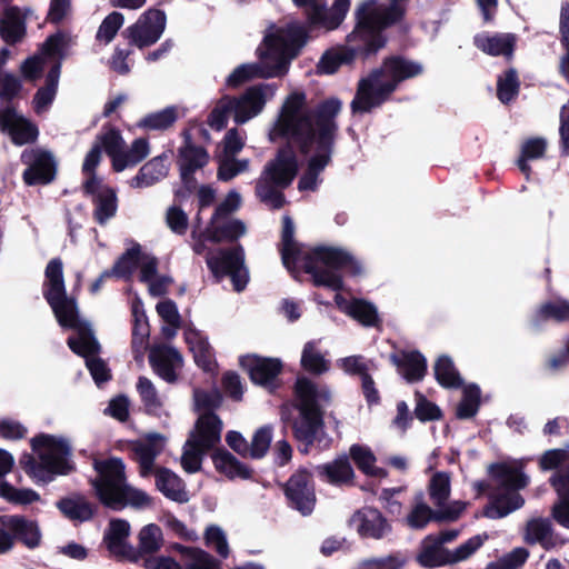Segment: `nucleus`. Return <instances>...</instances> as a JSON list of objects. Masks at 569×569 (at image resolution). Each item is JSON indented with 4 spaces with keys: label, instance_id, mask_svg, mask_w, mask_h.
Here are the masks:
<instances>
[{
    "label": "nucleus",
    "instance_id": "61",
    "mask_svg": "<svg viewBox=\"0 0 569 569\" xmlns=\"http://www.w3.org/2000/svg\"><path fill=\"white\" fill-rule=\"evenodd\" d=\"M124 21V17L122 13L118 11H113L109 13L101 22L98 32L97 39L104 40L106 43H109L113 40L119 29L122 27Z\"/></svg>",
    "mask_w": 569,
    "mask_h": 569
},
{
    "label": "nucleus",
    "instance_id": "39",
    "mask_svg": "<svg viewBox=\"0 0 569 569\" xmlns=\"http://www.w3.org/2000/svg\"><path fill=\"white\" fill-rule=\"evenodd\" d=\"M156 487L168 499L176 502L188 500L182 480L170 469L159 467L156 470Z\"/></svg>",
    "mask_w": 569,
    "mask_h": 569
},
{
    "label": "nucleus",
    "instance_id": "54",
    "mask_svg": "<svg viewBox=\"0 0 569 569\" xmlns=\"http://www.w3.org/2000/svg\"><path fill=\"white\" fill-rule=\"evenodd\" d=\"M204 543L208 548L213 549L222 559L228 558L230 553L226 533L217 525H209L203 535Z\"/></svg>",
    "mask_w": 569,
    "mask_h": 569
},
{
    "label": "nucleus",
    "instance_id": "5",
    "mask_svg": "<svg viewBox=\"0 0 569 569\" xmlns=\"http://www.w3.org/2000/svg\"><path fill=\"white\" fill-rule=\"evenodd\" d=\"M272 127L269 139L274 142L284 139V146L278 148L274 157L269 160L257 180L254 192L257 198L268 204L272 210H279L286 204L283 190L288 189L299 172V162L296 144L289 137L273 136Z\"/></svg>",
    "mask_w": 569,
    "mask_h": 569
},
{
    "label": "nucleus",
    "instance_id": "16",
    "mask_svg": "<svg viewBox=\"0 0 569 569\" xmlns=\"http://www.w3.org/2000/svg\"><path fill=\"white\" fill-rule=\"evenodd\" d=\"M20 161L27 166L22 172L26 186H46L51 183L57 174V163L52 153L40 148L24 149Z\"/></svg>",
    "mask_w": 569,
    "mask_h": 569
},
{
    "label": "nucleus",
    "instance_id": "2",
    "mask_svg": "<svg viewBox=\"0 0 569 569\" xmlns=\"http://www.w3.org/2000/svg\"><path fill=\"white\" fill-rule=\"evenodd\" d=\"M280 254L283 266L295 272L301 258L302 270L311 276L315 287L339 292L343 289L342 270L351 276L361 273L360 263L347 251L328 246H317L302 257L300 244L295 240V224L289 216L282 217Z\"/></svg>",
    "mask_w": 569,
    "mask_h": 569
},
{
    "label": "nucleus",
    "instance_id": "12",
    "mask_svg": "<svg viewBox=\"0 0 569 569\" xmlns=\"http://www.w3.org/2000/svg\"><path fill=\"white\" fill-rule=\"evenodd\" d=\"M347 41L358 43L367 54H376L386 46L387 39L379 30L376 0H368L357 8L356 27L347 37Z\"/></svg>",
    "mask_w": 569,
    "mask_h": 569
},
{
    "label": "nucleus",
    "instance_id": "49",
    "mask_svg": "<svg viewBox=\"0 0 569 569\" xmlns=\"http://www.w3.org/2000/svg\"><path fill=\"white\" fill-rule=\"evenodd\" d=\"M177 120V107L170 106L160 111L148 113L138 122V127L147 130L163 131L171 128Z\"/></svg>",
    "mask_w": 569,
    "mask_h": 569
},
{
    "label": "nucleus",
    "instance_id": "62",
    "mask_svg": "<svg viewBox=\"0 0 569 569\" xmlns=\"http://www.w3.org/2000/svg\"><path fill=\"white\" fill-rule=\"evenodd\" d=\"M194 403L198 410L203 412H214L222 405V395L218 389L211 391L196 390Z\"/></svg>",
    "mask_w": 569,
    "mask_h": 569
},
{
    "label": "nucleus",
    "instance_id": "34",
    "mask_svg": "<svg viewBox=\"0 0 569 569\" xmlns=\"http://www.w3.org/2000/svg\"><path fill=\"white\" fill-rule=\"evenodd\" d=\"M287 72V67L283 62H278L273 66L259 68L254 64H241L237 67L227 78V86L230 88H238L247 81L259 76L261 78L282 77Z\"/></svg>",
    "mask_w": 569,
    "mask_h": 569
},
{
    "label": "nucleus",
    "instance_id": "20",
    "mask_svg": "<svg viewBox=\"0 0 569 569\" xmlns=\"http://www.w3.org/2000/svg\"><path fill=\"white\" fill-rule=\"evenodd\" d=\"M350 8V0H335L330 9L316 0L306 7L307 24L310 30L323 28L337 29L345 20Z\"/></svg>",
    "mask_w": 569,
    "mask_h": 569
},
{
    "label": "nucleus",
    "instance_id": "44",
    "mask_svg": "<svg viewBox=\"0 0 569 569\" xmlns=\"http://www.w3.org/2000/svg\"><path fill=\"white\" fill-rule=\"evenodd\" d=\"M138 548H136L137 562L144 555H153L158 552L163 543V535L161 528L156 523H149L141 528L138 535Z\"/></svg>",
    "mask_w": 569,
    "mask_h": 569
},
{
    "label": "nucleus",
    "instance_id": "46",
    "mask_svg": "<svg viewBox=\"0 0 569 569\" xmlns=\"http://www.w3.org/2000/svg\"><path fill=\"white\" fill-rule=\"evenodd\" d=\"M150 153L147 138H137L128 150L122 151L120 159H114V172H121L128 167H134L143 161Z\"/></svg>",
    "mask_w": 569,
    "mask_h": 569
},
{
    "label": "nucleus",
    "instance_id": "31",
    "mask_svg": "<svg viewBox=\"0 0 569 569\" xmlns=\"http://www.w3.org/2000/svg\"><path fill=\"white\" fill-rule=\"evenodd\" d=\"M164 438L160 433H152L146 441H136L131 445L134 460L140 467V476L148 477L152 473L156 458L162 451Z\"/></svg>",
    "mask_w": 569,
    "mask_h": 569
},
{
    "label": "nucleus",
    "instance_id": "33",
    "mask_svg": "<svg viewBox=\"0 0 569 569\" xmlns=\"http://www.w3.org/2000/svg\"><path fill=\"white\" fill-rule=\"evenodd\" d=\"M212 462L219 473L224 475L228 479L237 478L250 480L253 477V469L241 462L237 457L224 448H218L211 455Z\"/></svg>",
    "mask_w": 569,
    "mask_h": 569
},
{
    "label": "nucleus",
    "instance_id": "14",
    "mask_svg": "<svg viewBox=\"0 0 569 569\" xmlns=\"http://www.w3.org/2000/svg\"><path fill=\"white\" fill-rule=\"evenodd\" d=\"M450 493V477L446 472L432 476L429 496L433 506H429V521L448 522L457 520L465 510L461 501H448Z\"/></svg>",
    "mask_w": 569,
    "mask_h": 569
},
{
    "label": "nucleus",
    "instance_id": "17",
    "mask_svg": "<svg viewBox=\"0 0 569 569\" xmlns=\"http://www.w3.org/2000/svg\"><path fill=\"white\" fill-rule=\"evenodd\" d=\"M167 24L163 10L150 8L144 11L137 22L126 29L130 43L139 49L154 44L162 36Z\"/></svg>",
    "mask_w": 569,
    "mask_h": 569
},
{
    "label": "nucleus",
    "instance_id": "19",
    "mask_svg": "<svg viewBox=\"0 0 569 569\" xmlns=\"http://www.w3.org/2000/svg\"><path fill=\"white\" fill-rule=\"evenodd\" d=\"M0 131L8 134L18 147L34 143L39 137L38 126L19 114L13 107L0 109Z\"/></svg>",
    "mask_w": 569,
    "mask_h": 569
},
{
    "label": "nucleus",
    "instance_id": "32",
    "mask_svg": "<svg viewBox=\"0 0 569 569\" xmlns=\"http://www.w3.org/2000/svg\"><path fill=\"white\" fill-rule=\"evenodd\" d=\"M56 507L64 518L80 523L90 521L97 513V506L80 493L59 499Z\"/></svg>",
    "mask_w": 569,
    "mask_h": 569
},
{
    "label": "nucleus",
    "instance_id": "11",
    "mask_svg": "<svg viewBox=\"0 0 569 569\" xmlns=\"http://www.w3.org/2000/svg\"><path fill=\"white\" fill-rule=\"evenodd\" d=\"M41 541L37 520L22 515H0V555L10 552L16 543L32 550L40 547Z\"/></svg>",
    "mask_w": 569,
    "mask_h": 569
},
{
    "label": "nucleus",
    "instance_id": "58",
    "mask_svg": "<svg viewBox=\"0 0 569 569\" xmlns=\"http://www.w3.org/2000/svg\"><path fill=\"white\" fill-rule=\"evenodd\" d=\"M137 390L148 413L154 412L162 406L156 387L147 377H139Z\"/></svg>",
    "mask_w": 569,
    "mask_h": 569
},
{
    "label": "nucleus",
    "instance_id": "48",
    "mask_svg": "<svg viewBox=\"0 0 569 569\" xmlns=\"http://www.w3.org/2000/svg\"><path fill=\"white\" fill-rule=\"evenodd\" d=\"M547 149V140L543 138H529L521 144L520 157L517 164L522 173L527 177L530 173L529 160H538L543 158Z\"/></svg>",
    "mask_w": 569,
    "mask_h": 569
},
{
    "label": "nucleus",
    "instance_id": "1",
    "mask_svg": "<svg viewBox=\"0 0 569 569\" xmlns=\"http://www.w3.org/2000/svg\"><path fill=\"white\" fill-rule=\"evenodd\" d=\"M307 94L293 91L287 96L274 122L273 136L289 137L302 156H310L298 181L299 191H316L321 172L331 163L339 133L337 117L342 102L336 97L306 108Z\"/></svg>",
    "mask_w": 569,
    "mask_h": 569
},
{
    "label": "nucleus",
    "instance_id": "4",
    "mask_svg": "<svg viewBox=\"0 0 569 569\" xmlns=\"http://www.w3.org/2000/svg\"><path fill=\"white\" fill-rule=\"evenodd\" d=\"M291 406L298 416L291 422L293 438L299 442V451L308 455L325 429V406L331 402L328 387H318L309 378H298L293 385Z\"/></svg>",
    "mask_w": 569,
    "mask_h": 569
},
{
    "label": "nucleus",
    "instance_id": "30",
    "mask_svg": "<svg viewBox=\"0 0 569 569\" xmlns=\"http://www.w3.org/2000/svg\"><path fill=\"white\" fill-rule=\"evenodd\" d=\"M389 359L408 382H417L423 379L427 363L421 352L398 350L390 353Z\"/></svg>",
    "mask_w": 569,
    "mask_h": 569
},
{
    "label": "nucleus",
    "instance_id": "35",
    "mask_svg": "<svg viewBox=\"0 0 569 569\" xmlns=\"http://www.w3.org/2000/svg\"><path fill=\"white\" fill-rule=\"evenodd\" d=\"M196 446L202 450L212 449L220 441L222 421L214 412H203L197 420Z\"/></svg>",
    "mask_w": 569,
    "mask_h": 569
},
{
    "label": "nucleus",
    "instance_id": "51",
    "mask_svg": "<svg viewBox=\"0 0 569 569\" xmlns=\"http://www.w3.org/2000/svg\"><path fill=\"white\" fill-rule=\"evenodd\" d=\"M101 161L100 147L92 144L91 149L84 157L82 163V173L86 176V180L82 183V192H93V187L99 184L103 179L98 177L96 169Z\"/></svg>",
    "mask_w": 569,
    "mask_h": 569
},
{
    "label": "nucleus",
    "instance_id": "15",
    "mask_svg": "<svg viewBox=\"0 0 569 569\" xmlns=\"http://www.w3.org/2000/svg\"><path fill=\"white\" fill-rule=\"evenodd\" d=\"M282 490L289 507L302 516L312 513L317 498L312 473L308 469L300 468L293 472L282 485Z\"/></svg>",
    "mask_w": 569,
    "mask_h": 569
},
{
    "label": "nucleus",
    "instance_id": "37",
    "mask_svg": "<svg viewBox=\"0 0 569 569\" xmlns=\"http://www.w3.org/2000/svg\"><path fill=\"white\" fill-rule=\"evenodd\" d=\"M475 44L487 54L511 58L516 44V36L512 33H480L475 38Z\"/></svg>",
    "mask_w": 569,
    "mask_h": 569
},
{
    "label": "nucleus",
    "instance_id": "47",
    "mask_svg": "<svg viewBox=\"0 0 569 569\" xmlns=\"http://www.w3.org/2000/svg\"><path fill=\"white\" fill-rule=\"evenodd\" d=\"M141 256V246L139 243H134L131 248L127 249L114 261L112 268L108 270L112 277L128 280L138 267Z\"/></svg>",
    "mask_w": 569,
    "mask_h": 569
},
{
    "label": "nucleus",
    "instance_id": "56",
    "mask_svg": "<svg viewBox=\"0 0 569 569\" xmlns=\"http://www.w3.org/2000/svg\"><path fill=\"white\" fill-rule=\"evenodd\" d=\"M249 169L248 159H236L234 157H227L219 159L217 177L220 181H230L239 173Z\"/></svg>",
    "mask_w": 569,
    "mask_h": 569
},
{
    "label": "nucleus",
    "instance_id": "8",
    "mask_svg": "<svg viewBox=\"0 0 569 569\" xmlns=\"http://www.w3.org/2000/svg\"><path fill=\"white\" fill-rule=\"evenodd\" d=\"M495 492L483 515L490 519H499L520 509L525 500L517 490L528 485V477L522 472V463L509 461L493 463L488 467Z\"/></svg>",
    "mask_w": 569,
    "mask_h": 569
},
{
    "label": "nucleus",
    "instance_id": "36",
    "mask_svg": "<svg viewBox=\"0 0 569 569\" xmlns=\"http://www.w3.org/2000/svg\"><path fill=\"white\" fill-rule=\"evenodd\" d=\"M184 338L193 355L196 365L204 372H213L217 368V362L208 339L197 330L186 332Z\"/></svg>",
    "mask_w": 569,
    "mask_h": 569
},
{
    "label": "nucleus",
    "instance_id": "7",
    "mask_svg": "<svg viewBox=\"0 0 569 569\" xmlns=\"http://www.w3.org/2000/svg\"><path fill=\"white\" fill-rule=\"evenodd\" d=\"M31 448L39 461L31 455L20 459L27 475L37 482L49 483L54 476H67L76 470L71 460L72 448L68 440L49 433H39L31 439Z\"/></svg>",
    "mask_w": 569,
    "mask_h": 569
},
{
    "label": "nucleus",
    "instance_id": "38",
    "mask_svg": "<svg viewBox=\"0 0 569 569\" xmlns=\"http://www.w3.org/2000/svg\"><path fill=\"white\" fill-rule=\"evenodd\" d=\"M166 160L167 156L163 153L146 162L131 179L130 186L132 188H147L166 178L169 172Z\"/></svg>",
    "mask_w": 569,
    "mask_h": 569
},
{
    "label": "nucleus",
    "instance_id": "52",
    "mask_svg": "<svg viewBox=\"0 0 569 569\" xmlns=\"http://www.w3.org/2000/svg\"><path fill=\"white\" fill-rule=\"evenodd\" d=\"M177 549L190 558L184 569H219L221 566L219 559L203 549L181 545H177Z\"/></svg>",
    "mask_w": 569,
    "mask_h": 569
},
{
    "label": "nucleus",
    "instance_id": "29",
    "mask_svg": "<svg viewBox=\"0 0 569 569\" xmlns=\"http://www.w3.org/2000/svg\"><path fill=\"white\" fill-rule=\"evenodd\" d=\"M336 302L346 315L358 321L361 326L367 328H381L382 319L372 302L361 298H352L347 302L339 293L336 295Z\"/></svg>",
    "mask_w": 569,
    "mask_h": 569
},
{
    "label": "nucleus",
    "instance_id": "22",
    "mask_svg": "<svg viewBox=\"0 0 569 569\" xmlns=\"http://www.w3.org/2000/svg\"><path fill=\"white\" fill-rule=\"evenodd\" d=\"M62 328L73 329L78 337H69L67 345L72 352L86 359H91L100 352V343L96 339L89 323L82 321L79 317V309H76L74 318L60 325Z\"/></svg>",
    "mask_w": 569,
    "mask_h": 569
},
{
    "label": "nucleus",
    "instance_id": "43",
    "mask_svg": "<svg viewBox=\"0 0 569 569\" xmlns=\"http://www.w3.org/2000/svg\"><path fill=\"white\" fill-rule=\"evenodd\" d=\"M244 232L246 226L241 220L234 219L222 226H217L211 218L203 236L206 240L212 243H220L222 241H237Z\"/></svg>",
    "mask_w": 569,
    "mask_h": 569
},
{
    "label": "nucleus",
    "instance_id": "55",
    "mask_svg": "<svg viewBox=\"0 0 569 569\" xmlns=\"http://www.w3.org/2000/svg\"><path fill=\"white\" fill-rule=\"evenodd\" d=\"M233 112L231 97L223 96L210 111L207 123L216 131H220L227 127L228 117Z\"/></svg>",
    "mask_w": 569,
    "mask_h": 569
},
{
    "label": "nucleus",
    "instance_id": "21",
    "mask_svg": "<svg viewBox=\"0 0 569 569\" xmlns=\"http://www.w3.org/2000/svg\"><path fill=\"white\" fill-rule=\"evenodd\" d=\"M371 54H367L365 49L356 42H348L346 46L330 48L323 52L318 64V74H333L341 66H350L356 59L366 60Z\"/></svg>",
    "mask_w": 569,
    "mask_h": 569
},
{
    "label": "nucleus",
    "instance_id": "13",
    "mask_svg": "<svg viewBox=\"0 0 569 569\" xmlns=\"http://www.w3.org/2000/svg\"><path fill=\"white\" fill-rule=\"evenodd\" d=\"M458 537L457 530H446L439 536L429 537V567L453 565L469 559L488 539L487 533L476 535L460 545L455 550L440 548L438 546L450 542Z\"/></svg>",
    "mask_w": 569,
    "mask_h": 569
},
{
    "label": "nucleus",
    "instance_id": "26",
    "mask_svg": "<svg viewBox=\"0 0 569 569\" xmlns=\"http://www.w3.org/2000/svg\"><path fill=\"white\" fill-rule=\"evenodd\" d=\"M266 84L249 87L239 98L231 97L233 120L242 124L260 113L266 104Z\"/></svg>",
    "mask_w": 569,
    "mask_h": 569
},
{
    "label": "nucleus",
    "instance_id": "10",
    "mask_svg": "<svg viewBox=\"0 0 569 569\" xmlns=\"http://www.w3.org/2000/svg\"><path fill=\"white\" fill-rule=\"evenodd\" d=\"M206 263L216 282L229 277L234 291L241 292L246 289L249 274L244 266V251L241 244L221 248L216 253L207 254Z\"/></svg>",
    "mask_w": 569,
    "mask_h": 569
},
{
    "label": "nucleus",
    "instance_id": "50",
    "mask_svg": "<svg viewBox=\"0 0 569 569\" xmlns=\"http://www.w3.org/2000/svg\"><path fill=\"white\" fill-rule=\"evenodd\" d=\"M300 365L312 375H322L329 370V362L318 350L315 341H308L302 349Z\"/></svg>",
    "mask_w": 569,
    "mask_h": 569
},
{
    "label": "nucleus",
    "instance_id": "63",
    "mask_svg": "<svg viewBox=\"0 0 569 569\" xmlns=\"http://www.w3.org/2000/svg\"><path fill=\"white\" fill-rule=\"evenodd\" d=\"M529 552L525 548H516L496 562L488 565L486 569H518L527 560Z\"/></svg>",
    "mask_w": 569,
    "mask_h": 569
},
{
    "label": "nucleus",
    "instance_id": "27",
    "mask_svg": "<svg viewBox=\"0 0 569 569\" xmlns=\"http://www.w3.org/2000/svg\"><path fill=\"white\" fill-rule=\"evenodd\" d=\"M183 143L178 149V160L180 178L196 173L204 168L210 160V156L206 148L196 146L192 142L191 134L188 130L182 132Z\"/></svg>",
    "mask_w": 569,
    "mask_h": 569
},
{
    "label": "nucleus",
    "instance_id": "59",
    "mask_svg": "<svg viewBox=\"0 0 569 569\" xmlns=\"http://www.w3.org/2000/svg\"><path fill=\"white\" fill-rule=\"evenodd\" d=\"M348 457L349 460L351 459L357 466V468L365 475L377 461V458L372 450L368 446L359 443H353L350 446Z\"/></svg>",
    "mask_w": 569,
    "mask_h": 569
},
{
    "label": "nucleus",
    "instance_id": "24",
    "mask_svg": "<svg viewBox=\"0 0 569 569\" xmlns=\"http://www.w3.org/2000/svg\"><path fill=\"white\" fill-rule=\"evenodd\" d=\"M361 538L382 539L391 531V525L376 508L362 507L350 518Z\"/></svg>",
    "mask_w": 569,
    "mask_h": 569
},
{
    "label": "nucleus",
    "instance_id": "40",
    "mask_svg": "<svg viewBox=\"0 0 569 569\" xmlns=\"http://www.w3.org/2000/svg\"><path fill=\"white\" fill-rule=\"evenodd\" d=\"M26 34L24 20L20 14L18 7H9L4 10L0 20V36L2 40L10 46L20 42Z\"/></svg>",
    "mask_w": 569,
    "mask_h": 569
},
{
    "label": "nucleus",
    "instance_id": "9",
    "mask_svg": "<svg viewBox=\"0 0 569 569\" xmlns=\"http://www.w3.org/2000/svg\"><path fill=\"white\" fill-rule=\"evenodd\" d=\"M42 293L59 325H64L74 318L78 309L77 299L67 295L63 262L59 257L52 258L47 263Z\"/></svg>",
    "mask_w": 569,
    "mask_h": 569
},
{
    "label": "nucleus",
    "instance_id": "18",
    "mask_svg": "<svg viewBox=\"0 0 569 569\" xmlns=\"http://www.w3.org/2000/svg\"><path fill=\"white\" fill-rule=\"evenodd\" d=\"M240 366L253 385L263 387L271 392L280 387L279 376L283 370L280 359L248 355L240 358Z\"/></svg>",
    "mask_w": 569,
    "mask_h": 569
},
{
    "label": "nucleus",
    "instance_id": "28",
    "mask_svg": "<svg viewBox=\"0 0 569 569\" xmlns=\"http://www.w3.org/2000/svg\"><path fill=\"white\" fill-rule=\"evenodd\" d=\"M93 192H82L84 197L91 199L93 209V219L100 224L104 226L117 213L118 198L116 190L101 181L93 187Z\"/></svg>",
    "mask_w": 569,
    "mask_h": 569
},
{
    "label": "nucleus",
    "instance_id": "42",
    "mask_svg": "<svg viewBox=\"0 0 569 569\" xmlns=\"http://www.w3.org/2000/svg\"><path fill=\"white\" fill-rule=\"evenodd\" d=\"M179 358V352L173 348H157L150 351L149 363L162 379L173 382L177 379V375L172 361Z\"/></svg>",
    "mask_w": 569,
    "mask_h": 569
},
{
    "label": "nucleus",
    "instance_id": "6",
    "mask_svg": "<svg viewBox=\"0 0 569 569\" xmlns=\"http://www.w3.org/2000/svg\"><path fill=\"white\" fill-rule=\"evenodd\" d=\"M93 468L98 477L92 481V486L99 501L106 508L119 511L128 505L141 508L151 503L148 493L127 483L126 466L121 458L94 460Z\"/></svg>",
    "mask_w": 569,
    "mask_h": 569
},
{
    "label": "nucleus",
    "instance_id": "25",
    "mask_svg": "<svg viewBox=\"0 0 569 569\" xmlns=\"http://www.w3.org/2000/svg\"><path fill=\"white\" fill-rule=\"evenodd\" d=\"M130 535V523L124 519H112L104 532L103 542L107 549L121 559L137 562L136 548L128 541Z\"/></svg>",
    "mask_w": 569,
    "mask_h": 569
},
{
    "label": "nucleus",
    "instance_id": "57",
    "mask_svg": "<svg viewBox=\"0 0 569 569\" xmlns=\"http://www.w3.org/2000/svg\"><path fill=\"white\" fill-rule=\"evenodd\" d=\"M272 440V428L270 426L260 427L252 437V441L249 445V458L261 459L263 458Z\"/></svg>",
    "mask_w": 569,
    "mask_h": 569
},
{
    "label": "nucleus",
    "instance_id": "41",
    "mask_svg": "<svg viewBox=\"0 0 569 569\" xmlns=\"http://www.w3.org/2000/svg\"><path fill=\"white\" fill-rule=\"evenodd\" d=\"M93 144L100 147V151L102 152V150H104V152L110 157L111 167L114 171V159L121 158V153L126 144L121 131L118 128L106 123L103 124L101 132L96 137Z\"/></svg>",
    "mask_w": 569,
    "mask_h": 569
},
{
    "label": "nucleus",
    "instance_id": "45",
    "mask_svg": "<svg viewBox=\"0 0 569 569\" xmlns=\"http://www.w3.org/2000/svg\"><path fill=\"white\" fill-rule=\"evenodd\" d=\"M525 541L528 543H540L543 548L550 549L557 545L552 536L551 525L547 519L535 518L527 522Z\"/></svg>",
    "mask_w": 569,
    "mask_h": 569
},
{
    "label": "nucleus",
    "instance_id": "53",
    "mask_svg": "<svg viewBox=\"0 0 569 569\" xmlns=\"http://www.w3.org/2000/svg\"><path fill=\"white\" fill-rule=\"evenodd\" d=\"M435 376L442 387L457 388L461 385V379L451 359L448 357H441L437 360L435 365Z\"/></svg>",
    "mask_w": 569,
    "mask_h": 569
},
{
    "label": "nucleus",
    "instance_id": "64",
    "mask_svg": "<svg viewBox=\"0 0 569 569\" xmlns=\"http://www.w3.org/2000/svg\"><path fill=\"white\" fill-rule=\"evenodd\" d=\"M519 82L515 70H509L498 80V98L509 102L518 93Z\"/></svg>",
    "mask_w": 569,
    "mask_h": 569
},
{
    "label": "nucleus",
    "instance_id": "3",
    "mask_svg": "<svg viewBox=\"0 0 569 569\" xmlns=\"http://www.w3.org/2000/svg\"><path fill=\"white\" fill-rule=\"evenodd\" d=\"M422 64L402 56L386 57L380 68L359 80L350 103L352 114H363L388 101L399 84L422 74Z\"/></svg>",
    "mask_w": 569,
    "mask_h": 569
},
{
    "label": "nucleus",
    "instance_id": "23",
    "mask_svg": "<svg viewBox=\"0 0 569 569\" xmlns=\"http://www.w3.org/2000/svg\"><path fill=\"white\" fill-rule=\"evenodd\" d=\"M315 472L320 481L333 487L342 488L355 486L356 473L346 453L337 456L331 461L317 465Z\"/></svg>",
    "mask_w": 569,
    "mask_h": 569
},
{
    "label": "nucleus",
    "instance_id": "60",
    "mask_svg": "<svg viewBox=\"0 0 569 569\" xmlns=\"http://www.w3.org/2000/svg\"><path fill=\"white\" fill-rule=\"evenodd\" d=\"M479 388L475 385L463 388V398L457 408V416L467 419L476 415L479 407Z\"/></svg>",
    "mask_w": 569,
    "mask_h": 569
}]
</instances>
